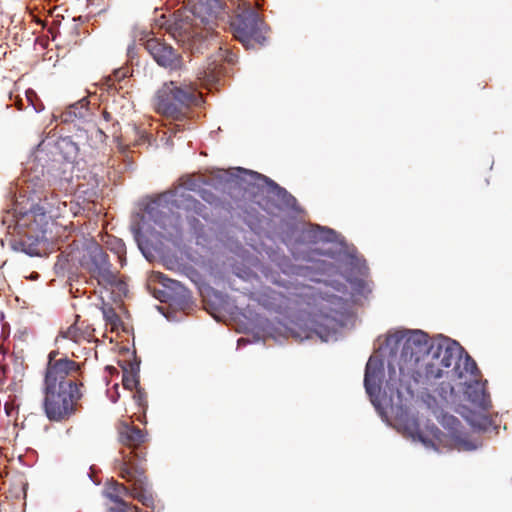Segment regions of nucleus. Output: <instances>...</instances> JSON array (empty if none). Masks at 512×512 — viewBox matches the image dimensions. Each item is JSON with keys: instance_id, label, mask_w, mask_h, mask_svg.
I'll return each instance as SVG.
<instances>
[{"instance_id": "c85d7f7f", "label": "nucleus", "mask_w": 512, "mask_h": 512, "mask_svg": "<svg viewBox=\"0 0 512 512\" xmlns=\"http://www.w3.org/2000/svg\"><path fill=\"white\" fill-rule=\"evenodd\" d=\"M79 334H80L79 328L77 327V325L75 323L72 324L71 326H69L67 328V330L60 332L61 337L65 338V339H71L75 342L77 341Z\"/></svg>"}, {"instance_id": "f3484780", "label": "nucleus", "mask_w": 512, "mask_h": 512, "mask_svg": "<svg viewBox=\"0 0 512 512\" xmlns=\"http://www.w3.org/2000/svg\"><path fill=\"white\" fill-rule=\"evenodd\" d=\"M155 280L162 287L158 290L162 302H170L180 308L186 306L190 300L189 290L179 281L173 280L161 272L154 274Z\"/></svg>"}, {"instance_id": "c9c22d12", "label": "nucleus", "mask_w": 512, "mask_h": 512, "mask_svg": "<svg viewBox=\"0 0 512 512\" xmlns=\"http://www.w3.org/2000/svg\"><path fill=\"white\" fill-rule=\"evenodd\" d=\"M260 341V337L258 335H253L252 336V340L248 339V338H245V337H240L238 340H237V346L238 348L243 346V345H246L248 343H256Z\"/></svg>"}, {"instance_id": "cd10ccee", "label": "nucleus", "mask_w": 512, "mask_h": 512, "mask_svg": "<svg viewBox=\"0 0 512 512\" xmlns=\"http://www.w3.org/2000/svg\"><path fill=\"white\" fill-rule=\"evenodd\" d=\"M457 444H459L463 450L465 451H474L479 447L478 443H475L464 436L462 433L458 434L455 438H453Z\"/></svg>"}, {"instance_id": "a18cd8bd", "label": "nucleus", "mask_w": 512, "mask_h": 512, "mask_svg": "<svg viewBox=\"0 0 512 512\" xmlns=\"http://www.w3.org/2000/svg\"><path fill=\"white\" fill-rule=\"evenodd\" d=\"M117 400H118V396H113L112 402L115 403V402H117Z\"/></svg>"}, {"instance_id": "5701e85b", "label": "nucleus", "mask_w": 512, "mask_h": 512, "mask_svg": "<svg viewBox=\"0 0 512 512\" xmlns=\"http://www.w3.org/2000/svg\"><path fill=\"white\" fill-rule=\"evenodd\" d=\"M119 439L126 446H139L146 441L147 433L136 426L126 425L120 432Z\"/></svg>"}, {"instance_id": "4be33fe9", "label": "nucleus", "mask_w": 512, "mask_h": 512, "mask_svg": "<svg viewBox=\"0 0 512 512\" xmlns=\"http://www.w3.org/2000/svg\"><path fill=\"white\" fill-rule=\"evenodd\" d=\"M466 422L471 426V428L476 432H487L490 429H493L497 432L498 427L494 425L492 419L483 412L476 411H468V413L464 416Z\"/></svg>"}, {"instance_id": "a211bd4d", "label": "nucleus", "mask_w": 512, "mask_h": 512, "mask_svg": "<svg viewBox=\"0 0 512 512\" xmlns=\"http://www.w3.org/2000/svg\"><path fill=\"white\" fill-rule=\"evenodd\" d=\"M77 366L78 364L75 361L67 357L48 363L44 385L77 384L75 381L66 379L70 372L77 369Z\"/></svg>"}, {"instance_id": "9d476101", "label": "nucleus", "mask_w": 512, "mask_h": 512, "mask_svg": "<svg viewBox=\"0 0 512 512\" xmlns=\"http://www.w3.org/2000/svg\"><path fill=\"white\" fill-rule=\"evenodd\" d=\"M43 409L46 417L61 422L76 411V402L82 398L77 384L44 385Z\"/></svg>"}, {"instance_id": "ea45409f", "label": "nucleus", "mask_w": 512, "mask_h": 512, "mask_svg": "<svg viewBox=\"0 0 512 512\" xmlns=\"http://www.w3.org/2000/svg\"><path fill=\"white\" fill-rule=\"evenodd\" d=\"M117 487L121 488L122 490H124L125 492H129V490L127 488H125L124 486L120 485V484H116Z\"/></svg>"}, {"instance_id": "1a4fd4ad", "label": "nucleus", "mask_w": 512, "mask_h": 512, "mask_svg": "<svg viewBox=\"0 0 512 512\" xmlns=\"http://www.w3.org/2000/svg\"><path fill=\"white\" fill-rule=\"evenodd\" d=\"M217 185L223 190L238 187L248 194V198L260 204L259 195L267 194L277 201V208L284 211L301 212L297 199L284 187H281L271 178L256 171L242 167L233 168L231 171H218L216 175ZM245 197V195H243Z\"/></svg>"}, {"instance_id": "a19ab883", "label": "nucleus", "mask_w": 512, "mask_h": 512, "mask_svg": "<svg viewBox=\"0 0 512 512\" xmlns=\"http://www.w3.org/2000/svg\"><path fill=\"white\" fill-rule=\"evenodd\" d=\"M431 431L433 433H435V432H439V429L436 426L433 425L432 428H431Z\"/></svg>"}, {"instance_id": "9b49d317", "label": "nucleus", "mask_w": 512, "mask_h": 512, "mask_svg": "<svg viewBox=\"0 0 512 512\" xmlns=\"http://www.w3.org/2000/svg\"><path fill=\"white\" fill-rule=\"evenodd\" d=\"M198 98L190 87H183L176 82L165 83L156 94L155 108L167 118L181 120Z\"/></svg>"}, {"instance_id": "b1692460", "label": "nucleus", "mask_w": 512, "mask_h": 512, "mask_svg": "<svg viewBox=\"0 0 512 512\" xmlns=\"http://www.w3.org/2000/svg\"><path fill=\"white\" fill-rule=\"evenodd\" d=\"M434 414L443 428L449 431L452 438H455L458 434L461 433V422L456 416L444 412L443 410L435 411Z\"/></svg>"}, {"instance_id": "79ce46f5", "label": "nucleus", "mask_w": 512, "mask_h": 512, "mask_svg": "<svg viewBox=\"0 0 512 512\" xmlns=\"http://www.w3.org/2000/svg\"><path fill=\"white\" fill-rule=\"evenodd\" d=\"M30 93H31V94H33V95H35V92H33V91H27V98H28L29 100H30V95H29Z\"/></svg>"}, {"instance_id": "72a5a7b5", "label": "nucleus", "mask_w": 512, "mask_h": 512, "mask_svg": "<svg viewBox=\"0 0 512 512\" xmlns=\"http://www.w3.org/2000/svg\"><path fill=\"white\" fill-rule=\"evenodd\" d=\"M102 312H103V317L106 322H108L110 324H116L119 321V316L115 312L114 308H112V307L104 308L102 310Z\"/></svg>"}, {"instance_id": "473e14b6", "label": "nucleus", "mask_w": 512, "mask_h": 512, "mask_svg": "<svg viewBox=\"0 0 512 512\" xmlns=\"http://www.w3.org/2000/svg\"><path fill=\"white\" fill-rule=\"evenodd\" d=\"M135 390H136V392L133 395L135 402L143 409H146L148 404H147V400H146L145 391L140 387L136 388Z\"/></svg>"}, {"instance_id": "393cba45", "label": "nucleus", "mask_w": 512, "mask_h": 512, "mask_svg": "<svg viewBox=\"0 0 512 512\" xmlns=\"http://www.w3.org/2000/svg\"><path fill=\"white\" fill-rule=\"evenodd\" d=\"M108 248L111 252L117 255L121 266L126 264V244L117 237H113L108 241Z\"/></svg>"}, {"instance_id": "e433bc0d", "label": "nucleus", "mask_w": 512, "mask_h": 512, "mask_svg": "<svg viewBox=\"0 0 512 512\" xmlns=\"http://www.w3.org/2000/svg\"><path fill=\"white\" fill-rule=\"evenodd\" d=\"M32 105L37 113L41 112L44 109V106L42 104L36 105L32 102Z\"/></svg>"}, {"instance_id": "39448f33", "label": "nucleus", "mask_w": 512, "mask_h": 512, "mask_svg": "<svg viewBox=\"0 0 512 512\" xmlns=\"http://www.w3.org/2000/svg\"><path fill=\"white\" fill-rule=\"evenodd\" d=\"M54 216L52 205L46 201L32 204L26 211L14 207L13 213L8 212L3 219V224L8 225L11 249L30 257L45 255L49 248L47 233Z\"/></svg>"}, {"instance_id": "7ed1b4c3", "label": "nucleus", "mask_w": 512, "mask_h": 512, "mask_svg": "<svg viewBox=\"0 0 512 512\" xmlns=\"http://www.w3.org/2000/svg\"><path fill=\"white\" fill-rule=\"evenodd\" d=\"M201 182L192 177H183L182 184L169 190L147 197L141 204L142 213L132 216L130 231L138 249L147 260L155 258L163 242L178 246L182 241L181 216L172 208L195 213L208 218V209L184 190L198 192Z\"/></svg>"}, {"instance_id": "0eeeda50", "label": "nucleus", "mask_w": 512, "mask_h": 512, "mask_svg": "<svg viewBox=\"0 0 512 512\" xmlns=\"http://www.w3.org/2000/svg\"><path fill=\"white\" fill-rule=\"evenodd\" d=\"M234 275L244 285H237V280L233 279L229 282L231 289L248 295L250 299L257 301L267 310L281 312L290 309L292 303L298 305L304 302L306 297L313 295L310 286L284 279L278 273L270 272L268 274L265 272V276L271 283L284 288V292L266 286L257 289L260 280L250 268L236 266Z\"/></svg>"}, {"instance_id": "f704fd0d", "label": "nucleus", "mask_w": 512, "mask_h": 512, "mask_svg": "<svg viewBox=\"0 0 512 512\" xmlns=\"http://www.w3.org/2000/svg\"><path fill=\"white\" fill-rule=\"evenodd\" d=\"M102 285H107V286H111V287H114L118 290V292L120 294H126L128 292V288H127V285L125 282H123L122 280H120L117 276V274L115 273V281H113V283H102Z\"/></svg>"}, {"instance_id": "f8f14e48", "label": "nucleus", "mask_w": 512, "mask_h": 512, "mask_svg": "<svg viewBox=\"0 0 512 512\" xmlns=\"http://www.w3.org/2000/svg\"><path fill=\"white\" fill-rule=\"evenodd\" d=\"M234 36L246 49H254L256 45L263 46L266 42L264 36L265 23L258 12L251 7L239 8L231 20Z\"/></svg>"}, {"instance_id": "dca6fc26", "label": "nucleus", "mask_w": 512, "mask_h": 512, "mask_svg": "<svg viewBox=\"0 0 512 512\" xmlns=\"http://www.w3.org/2000/svg\"><path fill=\"white\" fill-rule=\"evenodd\" d=\"M115 468L119 471L121 478L133 484V496L144 506L153 508L154 498L144 471L132 464L125 456L123 459H115Z\"/></svg>"}, {"instance_id": "423d86ee", "label": "nucleus", "mask_w": 512, "mask_h": 512, "mask_svg": "<svg viewBox=\"0 0 512 512\" xmlns=\"http://www.w3.org/2000/svg\"><path fill=\"white\" fill-rule=\"evenodd\" d=\"M225 13V0H191L190 9L165 21L169 34L192 53H202L213 37L216 21Z\"/></svg>"}, {"instance_id": "2eb2a0df", "label": "nucleus", "mask_w": 512, "mask_h": 512, "mask_svg": "<svg viewBox=\"0 0 512 512\" xmlns=\"http://www.w3.org/2000/svg\"><path fill=\"white\" fill-rule=\"evenodd\" d=\"M341 327L335 317L327 314H313L309 315L305 321V327L300 326V331H292V334L300 341L317 337L321 342H334L338 340Z\"/></svg>"}, {"instance_id": "f257e3e1", "label": "nucleus", "mask_w": 512, "mask_h": 512, "mask_svg": "<svg viewBox=\"0 0 512 512\" xmlns=\"http://www.w3.org/2000/svg\"><path fill=\"white\" fill-rule=\"evenodd\" d=\"M283 242L297 261L309 263L296 265L278 249L270 248L266 253L286 277L302 276L320 282L316 275L344 274L354 294L365 296L371 292L363 277L368 275L366 261L357 255L353 244L336 230L319 224L307 228L293 226L283 237Z\"/></svg>"}, {"instance_id": "2f4dec72", "label": "nucleus", "mask_w": 512, "mask_h": 512, "mask_svg": "<svg viewBox=\"0 0 512 512\" xmlns=\"http://www.w3.org/2000/svg\"><path fill=\"white\" fill-rule=\"evenodd\" d=\"M141 30L142 29H139L134 32V40L127 47V57L131 62H133L136 59L137 54H138V48H137L136 42L139 43V41L136 39V34L139 33Z\"/></svg>"}, {"instance_id": "4c0bfd02", "label": "nucleus", "mask_w": 512, "mask_h": 512, "mask_svg": "<svg viewBox=\"0 0 512 512\" xmlns=\"http://www.w3.org/2000/svg\"><path fill=\"white\" fill-rule=\"evenodd\" d=\"M56 353H57V352H51V353L49 354V362H48V363H50V362H51V363H53V357L56 355Z\"/></svg>"}, {"instance_id": "a878e982", "label": "nucleus", "mask_w": 512, "mask_h": 512, "mask_svg": "<svg viewBox=\"0 0 512 512\" xmlns=\"http://www.w3.org/2000/svg\"><path fill=\"white\" fill-rule=\"evenodd\" d=\"M194 215H187V222L190 228L191 233L196 237L197 243H199V239L203 236L205 226L204 224Z\"/></svg>"}, {"instance_id": "58836bf2", "label": "nucleus", "mask_w": 512, "mask_h": 512, "mask_svg": "<svg viewBox=\"0 0 512 512\" xmlns=\"http://www.w3.org/2000/svg\"><path fill=\"white\" fill-rule=\"evenodd\" d=\"M104 118H105V120L109 121V120H110V118H111V116H110V114H109V113L105 112V113H104Z\"/></svg>"}, {"instance_id": "de8ad7c7", "label": "nucleus", "mask_w": 512, "mask_h": 512, "mask_svg": "<svg viewBox=\"0 0 512 512\" xmlns=\"http://www.w3.org/2000/svg\"><path fill=\"white\" fill-rule=\"evenodd\" d=\"M190 270H191L192 273H196L195 269L190 268Z\"/></svg>"}, {"instance_id": "6ab92c4d", "label": "nucleus", "mask_w": 512, "mask_h": 512, "mask_svg": "<svg viewBox=\"0 0 512 512\" xmlns=\"http://www.w3.org/2000/svg\"><path fill=\"white\" fill-rule=\"evenodd\" d=\"M63 123L79 124L89 123L93 121V112L90 108L89 101L86 97L69 105L67 109L60 115Z\"/></svg>"}, {"instance_id": "20e7f679", "label": "nucleus", "mask_w": 512, "mask_h": 512, "mask_svg": "<svg viewBox=\"0 0 512 512\" xmlns=\"http://www.w3.org/2000/svg\"><path fill=\"white\" fill-rule=\"evenodd\" d=\"M383 377V363L372 357L367 361L363 385L365 392L377 414L389 426L395 427L413 442H420L427 449H436V445L421 430L417 417L411 409L414 394L404 391L400 397H380V382Z\"/></svg>"}, {"instance_id": "f03ea898", "label": "nucleus", "mask_w": 512, "mask_h": 512, "mask_svg": "<svg viewBox=\"0 0 512 512\" xmlns=\"http://www.w3.org/2000/svg\"><path fill=\"white\" fill-rule=\"evenodd\" d=\"M460 344L443 334L430 337L420 329H405L388 335L375 357L383 363L380 397H400L407 391L414 394L413 384L443 376L451 367V358L459 354Z\"/></svg>"}, {"instance_id": "bb28decb", "label": "nucleus", "mask_w": 512, "mask_h": 512, "mask_svg": "<svg viewBox=\"0 0 512 512\" xmlns=\"http://www.w3.org/2000/svg\"><path fill=\"white\" fill-rule=\"evenodd\" d=\"M122 382L126 389L133 390L140 387V376L128 374V370L124 368Z\"/></svg>"}, {"instance_id": "aec40b11", "label": "nucleus", "mask_w": 512, "mask_h": 512, "mask_svg": "<svg viewBox=\"0 0 512 512\" xmlns=\"http://www.w3.org/2000/svg\"><path fill=\"white\" fill-rule=\"evenodd\" d=\"M452 364H454L453 369L447 371V374L451 373L452 377L462 379L466 375L477 376L480 374L477 363L461 345L459 354L451 358Z\"/></svg>"}, {"instance_id": "c03bdc74", "label": "nucleus", "mask_w": 512, "mask_h": 512, "mask_svg": "<svg viewBox=\"0 0 512 512\" xmlns=\"http://www.w3.org/2000/svg\"><path fill=\"white\" fill-rule=\"evenodd\" d=\"M58 266H61V268L63 267V265L60 263V260H58V262L55 263V267H58Z\"/></svg>"}, {"instance_id": "6e6552de", "label": "nucleus", "mask_w": 512, "mask_h": 512, "mask_svg": "<svg viewBox=\"0 0 512 512\" xmlns=\"http://www.w3.org/2000/svg\"><path fill=\"white\" fill-rule=\"evenodd\" d=\"M80 152L79 143L72 136L47 137L34 151V169L49 186L59 191H68L71 173L67 165L76 161Z\"/></svg>"}, {"instance_id": "4468645a", "label": "nucleus", "mask_w": 512, "mask_h": 512, "mask_svg": "<svg viewBox=\"0 0 512 512\" xmlns=\"http://www.w3.org/2000/svg\"><path fill=\"white\" fill-rule=\"evenodd\" d=\"M78 261L81 268L97 279L100 285L115 281L109 256L97 242L85 244Z\"/></svg>"}, {"instance_id": "49530a36", "label": "nucleus", "mask_w": 512, "mask_h": 512, "mask_svg": "<svg viewBox=\"0 0 512 512\" xmlns=\"http://www.w3.org/2000/svg\"><path fill=\"white\" fill-rule=\"evenodd\" d=\"M333 298H334L335 300H341V298L336 297V296H333Z\"/></svg>"}, {"instance_id": "c756f323", "label": "nucleus", "mask_w": 512, "mask_h": 512, "mask_svg": "<svg viewBox=\"0 0 512 512\" xmlns=\"http://www.w3.org/2000/svg\"><path fill=\"white\" fill-rule=\"evenodd\" d=\"M140 364H141V359L135 355L134 359L132 361H130L129 363H127L122 368L123 369L126 368L128 370V374L140 376L139 375L140 374Z\"/></svg>"}, {"instance_id": "37998d69", "label": "nucleus", "mask_w": 512, "mask_h": 512, "mask_svg": "<svg viewBox=\"0 0 512 512\" xmlns=\"http://www.w3.org/2000/svg\"><path fill=\"white\" fill-rule=\"evenodd\" d=\"M133 453H135V456H136L138 459H141V458H142V456H141L138 452L133 451Z\"/></svg>"}, {"instance_id": "7c9ffc66", "label": "nucleus", "mask_w": 512, "mask_h": 512, "mask_svg": "<svg viewBox=\"0 0 512 512\" xmlns=\"http://www.w3.org/2000/svg\"><path fill=\"white\" fill-rule=\"evenodd\" d=\"M197 194L201 197V199L208 204H213L217 201V196L209 189L200 187Z\"/></svg>"}, {"instance_id": "ddd939ff", "label": "nucleus", "mask_w": 512, "mask_h": 512, "mask_svg": "<svg viewBox=\"0 0 512 512\" xmlns=\"http://www.w3.org/2000/svg\"><path fill=\"white\" fill-rule=\"evenodd\" d=\"M136 39L158 66L169 71H178L183 68L182 54L171 44L155 37L151 31L141 30L136 34Z\"/></svg>"}, {"instance_id": "412c9836", "label": "nucleus", "mask_w": 512, "mask_h": 512, "mask_svg": "<svg viewBox=\"0 0 512 512\" xmlns=\"http://www.w3.org/2000/svg\"><path fill=\"white\" fill-rule=\"evenodd\" d=\"M487 381L473 380L467 384L465 394L467 399L479 407L483 411H487L491 407L490 395L486 390Z\"/></svg>"}]
</instances>
